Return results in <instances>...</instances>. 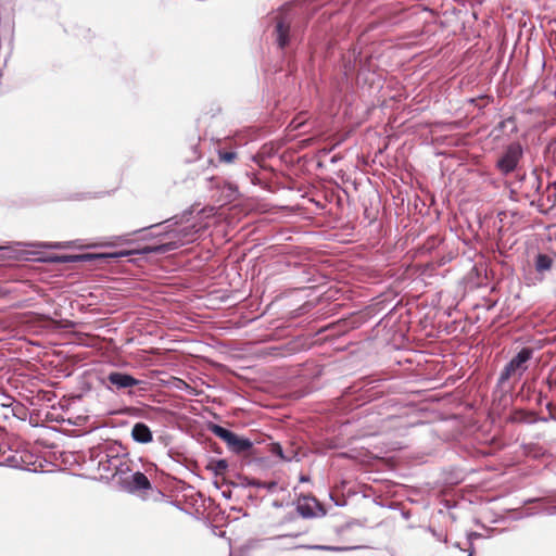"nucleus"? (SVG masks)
Segmentation results:
<instances>
[{"mask_svg": "<svg viewBox=\"0 0 556 556\" xmlns=\"http://www.w3.org/2000/svg\"><path fill=\"white\" fill-rule=\"evenodd\" d=\"M121 485L125 491L129 493H136L139 491L149 490L151 488L147 476L140 471L134 472L130 476L123 478Z\"/></svg>", "mask_w": 556, "mask_h": 556, "instance_id": "7", "label": "nucleus"}, {"mask_svg": "<svg viewBox=\"0 0 556 556\" xmlns=\"http://www.w3.org/2000/svg\"><path fill=\"white\" fill-rule=\"evenodd\" d=\"M270 452H271L273 455H276L280 459L287 460V462L292 460L296 456V453L294 452V450H291L290 452L285 453L283 448L278 443H274L271 445Z\"/></svg>", "mask_w": 556, "mask_h": 556, "instance_id": "10", "label": "nucleus"}, {"mask_svg": "<svg viewBox=\"0 0 556 556\" xmlns=\"http://www.w3.org/2000/svg\"><path fill=\"white\" fill-rule=\"evenodd\" d=\"M218 159L223 163L230 164L237 159V153L232 151H218Z\"/></svg>", "mask_w": 556, "mask_h": 556, "instance_id": "14", "label": "nucleus"}, {"mask_svg": "<svg viewBox=\"0 0 556 556\" xmlns=\"http://www.w3.org/2000/svg\"><path fill=\"white\" fill-rule=\"evenodd\" d=\"M73 245V242H39L33 244V247H39L45 249H67Z\"/></svg>", "mask_w": 556, "mask_h": 556, "instance_id": "12", "label": "nucleus"}, {"mask_svg": "<svg viewBox=\"0 0 556 556\" xmlns=\"http://www.w3.org/2000/svg\"><path fill=\"white\" fill-rule=\"evenodd\" d=\"M131 438L141 444H147L152 442L153 435L150 428L143 422H137L134 425L131 429Z\"/></svg>", "mask_w": 556, "mask_h": 556, "instance_id": "8", "label": "nucleus"}, {"mask_svg": "<svg viewBox=\"0 0 556 556\" xmlns=\"http://www.w3.org/2000/svg\"><path fill=\"white\" fill-rule=\"evenodd\" d=\"M552 266V260L547 255L540 254L536 258V269L539 271L547 270Z\"/></svg>", "mask_w": 556, "mask_h": 556, "instance_id": "13", "label": "nucleus"}, {"mask_svg": "<svg viewBox=\"0 0 556 556\" xmlns=\"http://www.w3.org/2000/svg\"><path fill=\"white\" fill-rule=\"evenodd\" d=\"M212 432L222 439L235 453H243L252 447V442L249 439L241 438L222 426L214 425Z\"/></svg>", "mask_w": 556, "mask_h": 556, "instance_id": "1", "label": "nucleus"}, {"mask_svg": "<svg viewBox=\"0 0 556 556\" xmlns=\"http://www.w3.org/2000/svg\"><path fill=\"white\" fill-rule=\"evenodd\" d=\"M106 462L110 464L108 467L104 466L103 458L100 459L99 464L103 466L104 470H111V466L113 469H117V466L121 464V459L116 456L109 458V455H105Z\"/></svg>", "mask_w": 556, "mask_h": 556, "instance_id": "15", "label": "nucleus"}, {"mask_svg": "<svg viewBox=\"0 0 556 556\" xmlns=\"http://www.w3.org/2000/svg\"><path fill=\"white\" fill-rule=\"evenodd\" d=\"M532 351L530 349H522L504 368L501 374V382L509 379L510 377H520L527 369V362L531 358Z\"/></svg>", "mask_w": 556, "mask_h": 556, "instance_id": "2", "label": "nucleus"}, {"mask_svg": "<svg viewBox=\"0 0 556 556\" xmlns=\"http://www.w3.org/2000/svg\"><path fill=\"white\" fill-rule=\"evenodd\" d=\"M106 379L110 383L108 389L111 391L131 389L140 383V380L136 379L131 375L119 371L110 372Z\"/></svg>", "mask_w": 556, "mask_h": 556, "instance_id": "6", "label": "nucleus"}, {"mask_svg": "<svg viewBox=\"0 0 556 556\" xmlns=\"http://www.w3.org/2000/svg\"><path fill=\"white\" fill-rule=\"evenodd\" d=\"M315 507H317V503L315 501L309 502L305 500L304 502L299 503L298 510L303 517L308 518L316 515L314 510Z\"/></svg>", "mask_w": 556, "mask_h": 556, "instance_id": "11", "label": "nucleus"}, {"mask_svg": "<svg viewBox=\"0 0 556 556\" xmlns=\"http://www.w3.org/2000/svg\"><path fill=\"white\" fill-rule=\"evenodd\" d=\"M290 26L285 21H279L276 25L277 42L280 48H285L289 41Z\"/></svg>", "mask_w": 556, "mask_h": 556, "instance_id": "9", "label": "nucleus"}, {"mask_svg": "<svg viewBox=\"0 0 556 556\" xmlns=\"http://www.w3.org/2000/svg\"><path fill=\"white\" fill-rule=\"evenodd\" d=\"M479 536H480V534H479V533H477V532H470V533L468 534L467 539H468V541H469L470 546H472V540H473V539H477V538H479Z\"/></svg>", "mask_w": 556, "mask_h": 556, "instance_id": "16", "label": "nucleus"}, {"mask_svg": "<svg viewBox=\"0 0 556 556\" xmlns=\"http://www.w3.org/2000/svg\"><path fill=\"white\" fill-rule=\"evenodd\" d=\"M131 254L130 251H119L113 253H99V254H81V255H63L53 257V262L58 263H74L81 261H91L96 258H121L125 256H129Z\"/></svg>", "mask_w": 556, "mask_h": 556, "instance_id": "5", "label": "nucleus"}, {"mask_svg": "<svg viewBox=\"0 0 556 556\" xmlns=\"http://www.w3.org/2000/svg\"><path fill=\"white\" fill-rule=\"evenodd\" d=\"M219 465H222L223 467H226L225 462H220Z\"/></svg>", "mask_w": 556, "mask_h": 556, "instance_id": "18", "label": "nucleus"}, {"mask_svg": "<svg viewBox=\"0 0 556 556\" xmlns=\"http://www.w3.org/2000/svg\"><path fill=\"white\" fill-rule=\"evenodd\" d=\"M521 155L522 149L520 144L513 143L507 147L502 157L497 161V167L504 174H508L517 167Z\"/></svg>", "mask_w": 556, "mask_h": 556, "instance_id": "4", "label": "nucleus"}, {"mask_svg": "<svg viewBox=\"0 0 556 556\" xmlns=\"http://www.w3.org/2000/svg\"><path fill=\"white\" fill-rule=\"evenodd\" d=\"M472 554H473V549L471 548L468 556H472Z\"/></svg>", "mask_w": 556, "mask_h": 556, "instance_id": "17", "label": "nucleus"}, {"mask_svg": "<svg viewBox=\"0 0 556 556\" xmlns=\"http://www.w3.org/2000/svg\"><path fill=\"white\" fill-rule=\"evenodd\" d=\"M170 242L151 249V252L164 253L177 249L180 245L194 240V231L190 227H184L179 230L169 231Z\"/></svg>", "mask_w": 556, "mask_h": 556, "instance_id": "3", "label": "nucleus"}]
</instances>
